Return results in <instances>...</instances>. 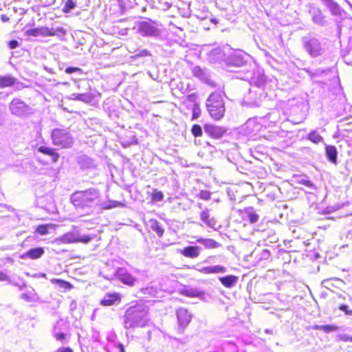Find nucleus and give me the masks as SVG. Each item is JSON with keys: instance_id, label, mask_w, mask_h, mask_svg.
<instances>
[{"instance_id": "obj_23", "label": "nucleus", "mask_w": 352, "mask_h": 352, "mask_svg": "<svg viewBox=\"0 0 352 352\" xmlns=\"http://www.w3.org/2000/svg\"><path fill=\"white\" fill-rule=\"evenodd\" d=\"M245 213L247 215L248 220L251 223H256L259 219V215L255 213L254 208L252 207L245 209Z\"/></svg>"}, {"instance_id": "obj_16", "label": "nucleus", "mask_w": 352, "mask_h": 352, "mask_svg": "<svg viewBox=\"0 0 352 352\" xmlns=\"http://www.w3.org/2000/svg\"><path fill=\"white\" fill-rule=\"evenodd\" d=\"M120 301V298L117 294H106L102 299L100 304L103 306H111Z\"/></svg>"}, {"instance_id": "obj_25", "label": "nucleus", "mask_w": 352, "mask_h": 352, "mask_svg": "<svg viewBox=\"0 0 352 352\" xmlns=\"http://www.w3.org/2000/svg\"><path fill=\"white\" fill-rule=\"evenodd\" d=\"M150 226L151 229L156 232L159 236H162L164 234V229L162 228L160 223L155 219L150 220Z\"/></svg>"}, {"instance_id": "obj_53", "label": "nucleus", "mask_w": 352, "mask_h": 352, "mask_svg": "<svg viewBox=\"0 0 352 352\" xmlns=\"http://www.w3.org/2000/svg\"><path fill=\"white\" fill-rule=\"evenodd\" d=\"M188 101H190V102H194L195 100L196 99V95L192 94H190L189 96H188Z\"/></svg>"}, {"instance_id": "obj_19", "label": "nucleus", "mask_w": 352, "mask_h": 352, "mask_svg": "<svg viewBox=\"0 0 352 352\" xmlns=\"http://www.w3.org/2000/svg\"><path fill=\"white\" fill-rule=\"evenodd\" d=\"M38 150L39 152L43 154L51 156L53 162H56L59 158V155L55 151L54 148L47 147L45 146H41L38 148Z\"/></svg>"}, {"instance_id": "obj_34", "label": "nucleus", "mask_w": 352, "mask_h": 352, "mask_svg": "<svg viewBox=\"0 0 352 352\" xmlns=\"http://www.w3.org/2000/svg\"><path fill=\"white\" fill-rule=\"evenodd\" d=\"M191 132L195 137H200L202 135V129L198 124H194L192 127Z\"/></svg>"}, {"instance_id": "obj_30", "label": "nucleus", "mask_w": 352, "mask_h": 352, "mask_svg": "<svg viewBox=\"0 0 352 352\" xmlns=\"http://www.w3.org/2000/svg\"><path fill=\"white\" fill-rule=\"evenodd\" d=\"M223 57L221 49L217 48L213 50L210 54V58L214 60H217Z\"/></svg>"}, {"instance_id": "obj_56", "label": "nucleus", "mask_w": 352, "mask_h": 352, "mask_svg": "<svg viewBox=\"0 0 352 352\" xmlns=\"http://www.w3.org/2000/svg\"><path fill=\"white\" fill-rule=\"evenodd\" d=\"M304 184H305V185L306 186H307V187H311V186H312V185H313V184H312V183H311L310 181H305V182H304Z\"/></svg>"}, {"instance_id": "obj_5", "label": "nucleus", "mask_w": 352, "mask_h": 352, "mask_svg": "<svg viewBox=\"0 0 352 352\" xmlns=\"http://www.w3.org/2000/svg\"><path fill=\"white\" fill-rule=\"evenodd\" d=\"M133 30L142 36H157L160 34L153 21H139L134 23Z\"/></svg>"}, {"instance_id": "obj_27", "label": "nucleus", "mask_w": 352, "mask_h": 352, "mask_svg": "<svg viewBox=\"0 0 352 352\" xmlns=\"http://www.w3.org/2000/svg\"><path fill=\"white\" fill-rule=\"evenodd\" d=\"M245 63V61L243 60V58L239 56V55H234L228 61V64L232 65L236 67H241Z\"/></svg>"}, {"instance_id": "obj_57", "label": "nucleus", "mask_w": 352, "mask_h": 352, "mask_svg": "<svg viewBox=\"0 0 352 352\" xmlns=\"http://www.w3.org/2000/svg\"><path fill=\"white\" fill-rule=\"evenodd\" d=\"M329 283V280H324L322 282V284L324 287H327L326 285Z\"/></svg>"}, {"instance_id": "obj_44", "label": "nucleus", "mask_w": 352, "mask_h": 352, "mask_svg": "<svg viewBox=\"0 0 352 352\" xmlns=\"http://www.w3.org/2000/svg\"><path fill=\"white\" fill-rule=\"evenodd\" d=\"M338 340L343 342H352V336L347 334H341L338 336Z\"/></svg>"}, {"instance_id": "obj_6", "label": "nucleus", "mask_w": 352, "mask_h": 352, "mask_svg": "<svg viewBox=\"0 0 352 352\" xmlns=\"http://www.w3.org/2000/svg\"><path fill=\"white\" fill-rule=\"evenodd\" d=\"M51 137L53 144L62 148H69L74 143V139L71 134L64 129H54Z\"/></svg>"}, {"instance_id": "obj_9", "label": "nucleus", "mask_w": 352, "mask_h": 352, "mask_svg": "<svg viewBox=\"0 0 352 352\" xmlns=\"http://www.w3.org/2000/svg\"><path fill=\"white\" fill-rule=\"evenodd\" d=\"M115 276L122 283L129 286L134 285L137 281V279L124 267L118 268L115 272Z\"/></svg>"}, {"instance_id": "obj_11", "label": "nucleus", "mask_w": 352, "mask_h": 352, "mask_svg": "<svg viewBox=\"0 0 352 352\" xmlns=\"http://www.w3.org/2000/svg\"><path fill=\"white\" fill-rule=\"evenodd\" d=\"M201 251V248L199 246H188L179 252L185 257L195 258L199 256Z\"/></svg>"}, {"instance_id": "obj_31", "label": "nucleus", "mask_w": 352, "mask_h": 352, "mask_svg": "<svg viewBox=\"0 0 352 352\" xmlns=\"http://www.w3.org/2000/svg\"><path fill=\"white\" fill-rule=\"evenodd\" d=\"M308 139L314 143H318L322 140V138L318 133L313 131L309 134Z\"/></svg>"}, {"instance_id": "obj_24", "label": "nucleus", "mask_w": 352, "mask_h": 352, "mask_svg": "<svg viewBox=\"0 0 352 352\" xmlns=\"http://www.w3.org/2000/svg\"><path fill=\"white\" fill-rule=\"evenodd\" d=\"M70 98L85 102H90L92 100L91 96L89 94H72Z\"/></svg>"}, {"instance_id": "obj_55", "label": "nucleus", "mask_w": 352, "mask_h": 352, "mask_svg": "<svg viewBox=\"0 0 352 352\" xmlns=\"http://www.w3.org/2000/svg\"><path fill=\"white\" fill-rule=\"evenodd\" d=\"M1 18L3 22H7L9 20V18L4 14L1 15Z\"/></svg>"}, {"instance_id": "obj_21", "label": "nucleus", "mask_w": 352, "mask_h": 352, "mask_svg": "<svg viewBox=\"0 0 352 352\" xmlns=\"http://www.w3.org/2000/svg\"><path fill=\"white\" fill-rule=\"evenodd\" d=\"M325 151L328 160L331 162L336 163L338 155L336 148L334 146H327Z\"/></svg>"}, {"instance_id": "obj_22", "label": "nucleus", "mask_w": 352, "mask_h": 352, "mask_svg": "<svg viewBox=\"0 0 352 352\" xmlns=\"http://www.w3.org/2000/svg\"><path fill=\"white\" fill-rule=\"evenodd\" d=\"M16 79L8 75L5 76H0V88H4L13 85Z\"/></svg>"}, {"instance_id": "obj_17", "label": "nucleus", "mask_w": 352, "mask_h": 352, "mask_svg": "<svg viewBox=\"0 0 352 352\" xmlns=\"http://www.w3.org/2000/svg\"><path fill=\"white\" fill-rule=\"evenodd\" d=\"M324 5L333 15H340L342 12L340 6L333 0H323Z\"/></svg>"}, {"instance_id": "obj_52", "label": "nucleus", "mask_w": 352, "mask_h": 352, "mask_svg": "<svg viewBox=\"0 0 352 352\" xmlns=\"http://www.w3.org/2000/svg\"><path fill=\"white\" fill-rule=\"evenodd\" d=\"M56 352H73L70 348H60Z\"/></svg>"}, {"instance_id": "obj_15", "label": "nucleus", "mask_w": 352, "mask_h": 352, "mask_svg": "<svg viewBox=\"0 0 352 352\" xmlns=\"http://www.w3.org/2000/svg\"><path fill=\"white\" fill-rule=\"evenodd\" d=\"M78 236L74 232H67L56 239L58 243H77Z\"/></svg>"}, {"instance_id": "obj_54", "label": "nucleus", "mask_w": 352, "mask_h": 352, "mask_svg": "<svg viewBox=\"0 0 352 352\" xmlns=\"http://www.w3.org/2000/svg\"><path fill=\"white\" fill-rule=\"evenodd\" d=\"M21 298L28 302L30 301L29 296L26 294H21Z\"/></svg>"}, {"instance_id": "obj_37", "label": "nucleus", "mask_w": 352, "mask_h": 352, "mask_svg": "<svg viewBox=\"0 0 352 352\" xmlns=\"http://www.w3.org/2000/svg\"><path fill=\"white\" fill-rule=\"evenodd\" d=\"M201 109L198 104L195 103L192 108V119H197L200 116Z\"/></svg>"}, {"instance_id": "obj_8", "label": "nucleus", "mask_w": 352, "mask_h": 352, "mask_svg": "<svg viewBox=\"0 0 352 352\" xmlns=\"http://www.w3.org/2000/svg\"><path fill=\"white\" fill-rule=\"evenodd\" d=\"M9 109L13 115L19 117L27 116L32 112V108L19 98L13 99Z\"/></svg>"}, {"instance_id": "obj_41", "label": "nucleus", "mask_w": 352, "mask_h": 352, "mask_svg": "<svg viewBox=\"0 0 352 352\" xmlns=\"http://www.w3.org/2000/svg\"><path fill=\"white\" fill-rule=\"evenodd\" d=\"M199 197L204 200H209L210 199V192L208 190H201L199 193Z\"/></svg>"}, {"instance_id": "obj_20", "label": "nucleus", "mask_w": 352, "mask_h": 352, "mask_svg": "<svg viewBox=\"0 0 352 352\" xmlns=\"http://www.w3.org/2000/svg\"><path fill=\"white\" fill-rule=\"evenodd\" d=\"M219 280L223 286L226 287H232L236 283L238 277L233 275H228L220 278Z\"/></svg>"}, {"instance_id": "obj_49", "label": "nucleus", "mask_w": 352, "mask_h": 352, "mask_svg": "<svg viewBox=\"0 0 352 352\" xmlns=\"http://www.w3.org/2000/svg\"><path fill=\"white\" fill-rule=\"evenodd\" d=\"M313 19L315 23H318V24H322L323 22V19L320 15H319V16L316 15V16H313Z\"/></svg>"}, {"instance_id": "obj_1", "label": "nucleus", "mask_w": 352, "mask_h": 352, "mask_svg": "<svg viewBox=\"0 0 352 352\" xmlns=\"http://www.w3.org/2000/svg\"><path fill=\"white\" fill-rule=\"evenodd\" d=\"M101 193L97 188H91L85 190L74 192L70 197L71 202L76 209L110 210L122 206L117 201H101Z\"/></svg>"}, {"instance_id": "obj_10", "label": "nucleus", "mask_w": 352, "mask_h": 352, "mask_svg": "<svg viewBox=\"0 0 352 352\" xmlns=\"http://www.w3.org/2000/svg\"><path fill=\"white\" fill-rule=\"evenodd\" d=\"M176 315L179 328L184 330L190 323L192 315L184 308H179L176 311Z\"/></svg>"}, {"instance_id": "obj_60", "label": "nucleus", "mask_w": 352, "mask_h": 352, "mask_svg": "<svg viewBox=\"0 0 352 352\" xmlns=\"http://www.w3.org/2000/svg\"><path fill=\"white\" fill-rule=\"evenodd\" d=\"M346 2H347V3L349 5V6H350L351 8H352V5L351 4V3H350V2H349L348 1H346Z\"/></svg>"}, {"instance_id": "obj_58", "label": "nucleus", "mask_w": 352, "mask_h": 352, "mask_svg": "<svg viewBox=\"0 0 352 352\" xmlns=\"http://www.w3.org/2000/svg\"><path fill=\"white\" fill-rule=\"evenodd\" d=\"M120 352H124V349L122 345H120Z\"/></svg>"}, {"instance_id": "obj_29", "label": "nucleus", "mask_w": 352, "mask_h": 352, "mask_svg": "<svg viewBox=\"0 0 352 352\" xmlns=\"http://www.w3.org/2000/svg\"><path fill=\"white\" fill-rule=\"evenodd\" d=\"M252 92L250 91L248 96L245 98V102L247 104V105L250 107H257L259 105V101L257 100H254L253 101H251L250 99L252 98Z\"/></svg>"}, {"instance_id": "obj_43", "label": "nucleus", "mask_w": 352, "mask_h": 352, "mask_svg": "<svg viewBox=\"0 0 352 352\" xmlns=\"http://www.w3.org/2000/svg\"><path fill=\"white\" fill-rule=\"evenodd\" d=\"M91 240V238L88 235H83L82 236H78L77 242H82L84 243H88Z\"/></svg>"}, {"instance_id": "obj_59", "label": "nucleus", "mask_w": 352, "mask_h": 352, "mask_svg": "<svg viewBox=\"0 0 352 352\" xmlns=\"http://www.w3.org/2000/svg\"><path fill=\"white\" fill-rule=\"evenodd\" d=\"M251 123H252V121H251V120H249V121L248 122L247 124L249 126V125H250V124H251Z\"/></svg>"}, {"instance_id": "obj_28", "label": "nucleus", "mask_w": 352, "mask_h": 352, "mask_svg": "<svg viewBox=\"0 0 352 352\" xmlns=\"http://www.w3.org/2000/svg\"><path fill=\"white\" fill-rule=\"evenodd\" d=\"M76 7V3L74 0H66L63 7V12L67 13Z\"/></svg>"}, {"instance_id": "obj_18", "label": "nucleus", "mask_w": 352, "mask_h": 352, "mask_svg": "<svg viewBox=\"0 0 352 352\" xmlns=\"http://www.w3.org/2000/svg\"><path fill=\"white\" fill-rule=\"evenodd\" d=\"M197 242L204 245L206 249H214L221 246V244L212 239L199 238Z\"/></svg>"}, {"instance_id": "obj_13", "label": "nucleus", "mask_w": 352, "mask_h": 352, "mask_svg": "<svg viewBox=\"0 0 352 352\" xmlns=\"http://www.w3.org/2000/svg\"><path fill=\"white\" fill-rule=\"evenodd\" d=\"M44 250L43 248H32L27 251L26 252L23 253L21 258L25 259V258H31V259H37L42 256V255L44 254Z\"/></svg>"}, {"instance_id": "obj_51", "label": "nucleus", "mask_w": 352, "mask_h": 352, "mask_svg": "<svg viewBox=\"0 0 352 352\" xmlns=\"http://www.w3.org/2000/svg\"><path fill=\"white\" fill-rule=\"evenodd\" d=\"M149 55H150V52L147 50H142L140 51V52L139 54V56H149Z\"/></svg>"}, {"instance_id": "obj_48", "label": "nucleus", "mask_w": 352, "mask_h": 352, "mask_svg": "<svg viewBox=\"0 0 352 352\" xmlns=\"http://www.w3.org/2000/svg\"><path fill=\"white\" fill-rule=\"evenodd\" d=\"M9 276L4 272L0 271V281H9Z\"/></svg>"}, {"instance_id": "obj_50", "label": "nucleus", "mask_w": 352, "mask_h": 352, "mask_svg": "<svg viewBox=\"0 0 352 352\" xmlns=\"http://www.w3.org/2000/svg\"><path fill=\"white\" fill-rule=\"evenodd\" d=\"M200 272L204 274H210V266L201 267L198 270Z\"/></svg>"}, {"instance_id": "obj_46", "label": "nucleus", "mask_w": 352, "mask_h": 352, "mask_svg": "<svg viewBox=\"0 0 352 352\" xmlns=\"http://www.w3.org/2000/svg\"><path fill=\"white\" fill-rule=\"evenodd\" d=\"M339 309L342 311H344L346 315H352V310H349L348 306L346 305H341Z\"/></svg>"}, {"instance_id": "obj_4", "label": "nucleus", "mask_w": 352, "mask_h": 352, "mask_svg": "<svg viewBox=\"0 0 352 352\" xmlns=\"http://www.w3.org/2000/svg\"><path fill=\"white\" fill-rule=\"evenodd\" d=\"M302 47L305 51L312 58H316L324 54V49L321 43L312 36H307L302 38Z\"/></svg>"}, {"instance_id": "obj_40", "label": "nucleus", "mask_w": 352, "mask_h": 352, "mask_svg": "<svg viewBox=\"0 0 352 352\" xmlns=\"http://www.w3.org/2000/svg\"><path fill=\"white\" fill-rule=\"evenodd\" d=\"M270 255H271V253L268 250H267V249L263 250L260 254L258 260L259 261L267 260L270 257Z\"/></svg>"}, {"instance_id": "obj_45", "label": "nucleus", "mask_w": 352, "mask_h": 352, "mask_svg": "<svg viewBox=\"0 0 352 352\" xmlns=\"http://www.w3.org/2000/svg\"><path fill=\"white\" fill-rule=\"evenodd\" d=\"M8 45L10 49L14 50L19 46V43L16 40H12L8 42Z\"/></svg>"}, {"instance_id": "obj_38", "label": "nucleus", "mask_w": 352, "mask_h": 352, "mask_svg": "<svg viewBox=\"0 0 352 352\" xmlns=\"http://www.w3.org/2000/svg\"><path fill=\"white\" fill-rule=\"evenodd\" d=\"M51 282L52 283H58L60 287L68 288L70 287V284L69 283L60 279H52Z\"/></svg>"}, {"instance_id": "obj_14", "label": "nucleus", "mask_w": 352, "mask_h": 352, "mask_svg": "<svg viewBox=\"0 0 352 352\" xmlns=\"http://www.w3.org/2000/svg\"><path fill=\"white\" fill-rule=\"evenodd\" d=\"M201 220L204 222L208 227L214 228L217 224L216 220L214 217H210L209 210L206 209L200 214Z\"/></svg>"}, {"instance_id": "obj_7", "label": "nucleus", "mask_w": 352, "mask_h": 352, "mask_svg": "<svg viewBox=\"0 0 352 352\" xmlns=\"http://www.w3.org/2000/svg\"><path fill=\"white\" fill-rule=\"evenodd\" d=\"M27 34L33 36H62L65 34L66 32L63 28H47V27H40L36 28H32L27 30Z\"/></svg>"}, {"instance_id": "obj_47", "label": "nucleus", "mask_w": 352, "mask_h": 352, "mask_svg": "<svg viewBox=\"0 0 352 352\" xmlns=\"http://www.w3.org/2000/svg\"><path fill=\"white\" fill-rule=\"evenodd\" d=\"M202 70L201 69L200 67H195L193 68V74L195 76L197 77H201V75H202Z\"/></svg>"}, {"instance_id": "obj_3", "label": "nucleus", "mask_w": 352, "mask_h": 352, "mask_svg": "<svg viewBox=\"0 0 352 352\" xmlns=\"http://www.w3.org/2000/svg\"><path fill=\"white\" fill-rule=\"evenodd\" d=\"M206 108L210 116L214 120H219L225 114V103L221 94L212 93L206 100Z\"/></svg>"}, {"instance_id": "obj_12", "label": "nucleus", "mask_w": 352, "mask_h": 352, "mask_svg": "<svg viewBox=\"0 0 352 352\" xmlns=\"http://www.w3.org/2000/svg\"><path fill=\"white\" fill-rule=\"evenodd\" d=\"M204 131L207 134L214 138H219L225 133V131L223 128L210 124H207L204 126Z\"/></svg>"}, {"instance_id": "obj_33", "label": "nucleus", "mask_w": 352, "mask_h": 352, "mask_svg": "<svg viewBox=\"0 0 352 352\" xmlns=\"http://www.w3.org/2000/svg\"><path fill=\"white\" fill-rule=\"evenodd\" d=\"M57 325L54 327L53 331L54 337L58 341H63L65 338V334L63 332L58 331Z\"/></svg>"}, {"instance_id": "obj_26", "label": "nucleus", "mask_w": 352, "mask_h": 352, "mask_svg": "<svg viewBox=\"0 0 352 352\" xmlns=\"http://www.w3.org/2000/svg\"><path fill=\"white\" fill-rule=\"evenodd\" d=\"M181 293L188 297H199L202 294L199 291L193 288L183 289Z\"/></svg>"}, {"instance_id": "obj_2", "label": "nucleus", "mask_w": 352, "mask_h": 352, "mask_svg": "<svg viewBox=\"0 0 352 352\" xmlns=\"http://www.w3.org/2000/svg\"><path fill=\"white\" fill-rule=\"evenodd\" d=\"M150 322L148 309L143 303L138 302L129 307L126 311L124 319L125 329L143 328Z\"/></svg>"}, {"instance_id": "obj_39", "label": "nucleus", "mask_w": 352, "mask_h": 352, "mask_svg": "<svg viewBox=\"0 0 352 352\" xmlns=\"http://www.w3.org/2000/svg\"><path fill=\"white\" fill-rule=\"evenodd\" d=\"M48 228L49 226L47 225L38 226L36 228V232L41 235L46 234L48 233Z\"/></svg>"}, {"instance_id": "obj_35", "label": "nucleus", "mask_w": 352, "mask_h": 352, "mask_svg": "<svg viewBox=\"0 0 352 352\" xmlns=\"http://www.w3.org/2000/svg\"><path fill=\"white\" fill-rule=\"evenodd\" d=\"M164 195L161 191L157 190H154L152 195V199L154 201H160L163 199Z\"/></svg>"}, {"instance_id": "obj_32", "label": "nucleus", "mask_w": 352, "mask_h": 352, "mask_svg": "<svg viewBox=\"0 0 352 352\" xmlns=\"http://www.w3.org/2000/svg\"><path fill=\"white\" fill-rule=\"evenodd\" d=\"M226 268L221 265L210 266V274L225 273Z\"/></svg>"}, {"instance_id": "obj_42", "label": "nucleus", "mask_w": 352, "mask_h": 352, "mask_svg": "<svg viewBox=\"0 0 352 352\" xmlns=\"http://www.w3.org/2000/svg\"><path fill=\"white\" fill-rule=\"evenodd\" d=\"M74 72L82 73V69H80L79 67H69L66 68V69H65V73L69 74L74 73Z\"/></svg>"}, {"instance_id": "obj_36", "label": "nucleus", "mask_w": 352, "mask_h": 352, "mask_svg": "<svg viewBox=\"0 0 352 352\" xmlns=\"http://www.w3.org/2000/svg\"><path fill=\"white\" fill-rule=\"evenodd\" d=\"M318 329L325 332H331L337 331L338 328L336 325H322L319 327Z\"/></svg>"}]
</instances>
